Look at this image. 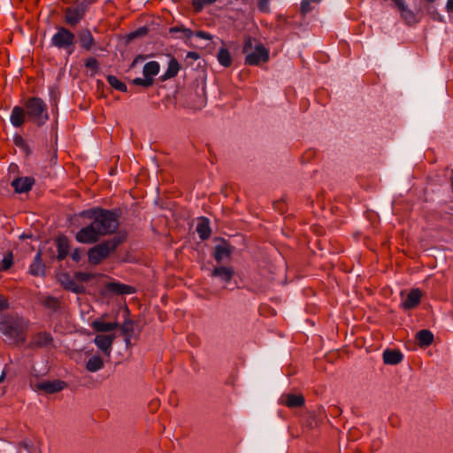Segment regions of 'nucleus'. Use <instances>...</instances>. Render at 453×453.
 <instances>
[{
  "label": "nucleus",
  "instance_id": "obj_42",
  "mask_svg": "<svg viewBox=\"0 0 453 453\" xmlns=\"http://www.w3.org/2000/svg\"><path fill=\"white\" fill-rule=\"evenodd\" d=\"M71 257L72 259L74 261V262H79L81 260V252L79 249H75L72 253H71Z\"/></svg>",
  "mask_w": 453,
  "mask_h": 453
},
{
  "label": "nucleus",
  "instance_id": "obj_21",
  "mask_svg": "<svg viewBox=\"0 0 453 453\" xmlns=\"http://www.w3.org/2000/svg\"><path fill=\"white\" fill-rule=\"evenodd\" d=\"M196 232L199 235V238L203 241L207 240L211 234V230L210 227L209 219L205 217H203L199 219L196 226Z\"/></svg>",
  "mask_w": 453,
  "mask_h": 453
},
{
  "label": "nucleus",
  "instance_id": "obj_26",
  "mask_svg": "<svg viewBox=\"0 0 453 453\" xmlns=\"http://www.w3.org/2000/svg\"><path fill=\"white\" fill-rule=\"evenodd\" d=\"M104 367L103 359L99 356H93L90 357L87 364L86 368L88 372H96Z\"/></svg>",
  "mask_w": 453,
  "mask_h": 453
},
{
  "label": "nucleus",
  "instance_id": "obj_3",
  "mask_svg": "<svg viewBox=\"0 0 453 453\" xmlns=\"http://www.w3.org/2000/svg\"><path fill=\"white\" fill-rule=\"evenodd\" d=\"M81 216L92 219V224L101 236L114 233L119 227L118 215L110 210L92 208L83 211Z\"/></svg>",
  "mask_w": 453,
  "mask_h": 453
},
{
  "label": "nucleus",
  "instance_id": "obj_24",
  "mask_svg": "<svg viewBox=\"0 0 453 453\" xmlns=\"http://www.w3.org/2000/svg\"><path fill=\"white\" fill-rule=\"evenodd\" d=\"M180 64L174 58H171L168 63V67L165 73L160 77L161 81H166L175 77L180 71Z\"/></svg>",
  "mask_w": 453,
  "mask_h": 453
},
{
  "label": "nucleus",
  "instance_id": "obj_34",
  "mask_svg": "<svg viewBox=\"0 0 453 453\" xmlns=\"http://www.w3.org/2000/svg\"><path fill=\"white\" fill-rule=\"evenodd\" d=\"M84 65L88 70H90L93 74L96 73L99 71V62L94 57H89L85 59Z\"/></svg>",
  "mask_w": 453,
  "mask_h": 453
},
{
  "label": "nucleus",
  "instance_id": "obj_23",
  "mask_svg": "<svg viewBox=\"0 0 453 453\" xmlns=\"http://www.w3.org/2000/svg\"><path fill=\"white\" fill-rule=\"evenodd\" d=\"M70 250V245L67 238L65 237H58L57 239V251H58V259L59 261L65 259Z\"/></svg>",
  "mask_w": 453,
  "mask_h": 453
},
{
  "label": "nucleus",
  "instance_id": "obj_11",
  "mask_svg": "<svg viewBox=\"0 0 453 453\" xmlns=\"http://www.w3.org/2000/svg\"><path fill=\"white\" fill-rule=\"evenodd\" d=\"M81 49L86 51H91L96 49V42L89 28L81 29L77 35Z\"/></svg>",
  "mask_w": 453,
  "mask_h": 453
},
{
  "label": "nucleus",
  "instance_id": "obj_43",
  "mask_svg": "<svg viewBox=\"0 0 453 453\" xmlns=\"http://www.w3.org/2000/svg\"><path fill=\"white\" fill-rule=\"evenodd\" d=\"M8 305L9 304L7 299L0 296V311L7 309Z\"/></svg>",
  "mask_w": 453,
  "mask_h": 453
},
{
  "label": "nucleus",
  "instance_id": "obj_41",
  "mask_svg": "<svg viewBox=\"0 0 453 453\" xmlns=\"http://www.w3.org/2000/svg\"><path fill=\"white\" fill-rule=\"evenodd\" d=\"M195 35L200 39H204V40H211L212 39V35L205 31H196L195 33Z\"/></svg>",
  "mask_w": 453,
  "mask_h": 453
},
{
  "label": "nucleus",
  "instance_id": "obj_37",
  "mask_svg": "<svg viewBox=\"0 0 453 453\" xmlns=\"http://www.w3.org/2000/svg\"><path fill=\"white\" fill-rule=\"evenodd\" d=\"M154 80L153 78L145 77L144 78H135L133 80V83L137 86H142L144 88H149L153 85Z\"/></svg>",
  "mask_w": 453,
  "mask_h": 453
},
{
  "label": "nucleus",
  "instance_id": "obj_14",
  "mask_svg": "<svg viewBox=\"0 0 453 453\" xmlns=\"http://www.w3.org/2000/svg\"><path fill=\"white\" fill-rule=\"evenodd\" d=\"M422 293L418 288L411 289L406 298L403 301L401 306L404 310H411L418 305Z\"/></svg>",
  "mask_w": 453,
  "mask_h": 453
},
{
  "label": "nucleus",
  "instance_id": "obj_27",
  "mask_svg": "<svg viewBox=\"0 0 453 453\" xmlns=\"http://www.w3.org/2000/svg\"><path fill=\"white\" fill-rule=\"evenodd\" d=\"M159 69L160 66L157 61H150L144 65L142 73L145 77L152 78L159 73Z\"/></svg>",
  "mask_w": 453,
  "mask_h": 453
},
{
  "label": "nucleus",
  "instance_id": "obj_5",
  "mask_svg": "<svg viewBox=\"0 0 453 453\" xmlns=\"http://www.w3.org/2000/svg\"><path fill=\"white\" fill-rule=\"evenodd\" d=\"M76 35L68 27L58 26L50 39V46L59 50H65L71 55L75 50Z\"/></svg>",
  "mask_w": 453,
  "mask_h": 453
},
{
  "label": "nucleus",
  "instance_id": "obj_46",
  "mask_svg": "<svg viewBox=\"0 0 453 453\" xmlns=\"http://www.w3.org/2000/svg\"><path fill=\"white\" fill-rule=\"evenodd\" d=\"M446 11L448 12H453V0H448L446 4Z\"/></svg>",
  "mask_w": 453,
  "mask_h": 453
},
{
  "label": "nucleus",
  "instance_id": "obj_1",
  "mask_svg": "<svg viewBox=\"0 0 453 453\" xmlns=\"http://www.w3.org/2000/svg\"><path fill=\"white\" fill-rule=\"evenodd\" d=\"M50 119L48 105L39 96H30L24 103V107L16 105L10 115V122L14 127H22L30 121L38 127L44 126Z\"/></svg>",
  "mask_w": 453,
  "mask_h": 453
},
{
  "label": "nucleus",
  "instance_id": "obj_4",
  "mask_svg": "<svg viewBox=\"0 0 453 453\" xmlns=\"http://www.w3.org/2000/svg\"><path fill=\"white\" fill-rule=\"evenodd\" d=\"M123 241V237L116 235L90 248L88 251V262L94 265H99L111 254L114 253Z\"/></svg>",
  "mask_w": 453,
  "mask_h": 453
},
{
  "label": "nucleus",
  "instance_id": "obj_30",
  "mask_svg": "<svg viewBox=\"0 0 453 453\" xmlns=\"http://www.w3.org/2000/svg\"><path fill=\"white\" fill-rule=\"evenodd\" d=\"M42 304L45 308L50 309L53 311H57L61 307V302L55 296H47L42 301Z\"/></svg>",
  "mask_w": 453,
  "mask_h": 453
},
{
  "label": "nucleus",
  "instance_id": "obj_15",
  "mask_svg": "<svg viewBox=\"0 0 453 453\" xmlns=\"http://www.w3.org/2000/svg\"><path fill=\"white\" fill-rule=\"evenodd\" d=\"M35 184L34 178L20 177L12 180V186L17 193H26L32 189Z\"/></svg>",
  "mask_w": 453,
  "mask_h": 453
},
{
  "label": "nucleus",
  "instance_id": "obj_44",
  "mask_svg": "<svg viewBox=\"0 0 453 453\" xmlns=\"http://www.w3.org/2000/svg\"><path fill=\"white\" fill-rule=\"evenodd\" d=\"M187 58L194 59V60H197L199 58V54L196 51H188L187 54Z\"/></svg>",
  "mask_w": 453,
  "mask_h": 453
},
{
  "label": "nucleus",
  "instance_id": "obj_16",
  "mask_svg": "<svg viewBox=\"0 0 453 453\" xmlns=\"http://www.w3.org/2000/svg\"><path fill=\"white\" fill-rule=\"evenodd\" d=\"M280 403L288 408H298L304 405L305 400L303 395L287 394L280 397Z\"/></svg>",
  "mask_w": 453,
  "mask_h": 453
},
{
  "label": "nucleus",
  "instance_id": "obj_10",
  "mask_svg": "<svg viewBox=\"0 0 453 453\" xmlns=\"http://www.w3.org/2000/svg\"><path fill=\"white\" fill-rule=\"evenodd\" d=\"M53 342V337L50 333L38 332L32 335L27 347L32 349L47 348Z\"/></svg>",
  "mask_w": 453,
  "mask_h": 453
},
{
  "label": "nucleus",
  "instance_id": "obj_13",
  "mask_svg": "<svg viewBox=\"0 0 453 453\" xmlns=\"http://www.w3.org/2000/svg\"><path fill=\"white\" fill-rule=\"evenodd\" d=\"M36 387L39 390L44 391L47 394H54L65 389L67 387V384L59 380L52 381L45 380L38 383Z\"/></svg>",
  "mask_w": 453,
  "mask_h": 453
},
{
  "label": "nucleus",
  "instance_id": "obj_20",
  "mask_svg": "<svg viewBox=\"0 0 453 453\" xmlns=\"http://www.w3.org/2000/svg\"><path fill=\"white\" fill-rule=\"evenodd\" d=\"M45 273V265L43 264L41 254L37 253L29 266V273L33 276H42Z\"/></svg>",
  "mask_w": 453,
  "mask_h": 453
},
{
  "label": "nucleus",
  "instance_id": "obj_22",
  "mask_svg": "<svg viewBox=\"0 0 453 453\" xmlns=\"http://www.w3.org/2000/svg\"><path fill=\"white\" fill-rule=\"evenodd\" d=\"M119 326L118 322H104L102 320H94L91 327L98 333H108L115 330Z\"/></svg>",
  "mask_w": 453,
  "mask_h": 453
},
{
  "label": "nucleus",
  "instance_id": "obj_17",
  "mask_svg": "<svg viewBox=\"0 0 453 453\" xmlns=\"http://www.w3.org/2000/svg\"><path fill=\"white\" fill-rule=\"evenodd\" d=\"M106 289L116 295H131L135 292L134 287L121 282H109L106 284Z\"/></svg>",
  "mask_w": 453,
  "mask_h": 453
},
{
  "label": "nucleus",
  "instance_id": "obj_9",
  "mask_svg": "<svg viewBox=\"0 0 453 453\" xmlns=\"http://www.w3.org/2000/svg\"><path fill=\"white\" fill-rule=\"evenodd\" d=\"M58 281L60 285L68 291L75 294H81L85 291L84 286L75 281L74 275L68 273H61L58 275Z\"/></svg>",
  "mask_w": 453,
  "mask_h": 453
},
{
  "label": "nucleus",
  "instance_id": "obj_39",
  "mask_svg": "<svg viewBox=\"0 0 453 453\" xmlns=\"http://www.w3.org/2000/svg\"><path fill=\"white\" fill-rule=\"evenodd\" d=\"M311 1L310 0H302L300 4V12L302 15H306L311 11Z\"/></svg>",
  "mask_w": 453,
  "mask_h": 453
},
{
  "label": "nucleus",
  "instance_id": "obj_18",
  "mask_svg": "<svg viewBox=\"0 0 453 453\" xmlns=\"http://www.w3.org/2000/svg\"><path fill=\"white\" fill-rule=\"evenodd\" d=\"M403 359V353L398 349H388L383 352V362L386 365H395L400 364Z\"/></svg>",
  "mask_w": 453,
  "mask_h": 453
},
{
  "label": "nucleus",
  "instance_id": "obj_40",
  "mask_svg": "<svg viewBox=\"0 0 453 453\" xmlns=\"http://www.w3.org/2000/svg\"><path fill=\"white\" fill-rule=\"evenodd\" d=\"M257 8L261 12H269V0H257Z\"/></svg>",
  "mask_w": 453,
  "mask_h": 453
},
{
  "label": "nucleus",
  "instance_id": "obj_38",
  "mask_svg": "<svg viewBox=\"0 0 453 453\" xmlns=\"http://www.w3.org/2000/svg\"><path fill=\"white\" fill-rule=\"evenodd\" d=\"M13 143L15 144V146L23 150H28V145L20 134H15L13 136Z\"/></svg>",
  "mask_w": 453,
  "mask_h": 453
},
{
  "label": "nucleus",
  "instance_id": "obj_2",
  "mask_svg": "<svg viewBox=\"0 0 453 453\" xmlns=\"http://www.w3.org/2000/svg\"><path fill=\"white\" fill-rule=\"evenodd\" d=\"M29 322L17 314H4L0 317V333L12 344L26 342Z\"/></svg>",
  "mask_w": 453,
  "mask_h": 453
},
{
  "label": "nucleus",
  "instance_id": "obj_33",
  "mask_svg": "<svg viewBox=\"0 0 453 453\" xmlns=\"http://www.w3.org/2000/svg\"><path fill=\"white\" fill-rule=\"evenodd\" d=\"M13 265V254L9 251L0 261V272L9 270Z\"/></svg>",
  "mask_w": 453,
  "mask_h": 453
},
{
  "label": "nucleus",
  "instance_id": "obj_48",
  "mask_svg": "<svg viewBox=\"0 0 453 453\" xmlns=\"http://www.w3.org/2000/svg\"><path fill=\"white\" fill-rule=\"evenodd\" d=\"M428 3H434L435 0H426Z\"/></svg>",
  "mask_w": 453,
  "mask_h": 453
},
{
  "label": "nucleus",
  "instance_id": "obj_28",
  "mask_svg": "<svg viewBox=\"0 0 453 453\" xmlns=\"http://www.w3.org/2000/svg\"><path fill=\"white\" fill-rule=\"evenodd\" d=\"M417 340L421 346H428L434 341V334L429 330L423 329L418 332Z\"/></svg>",
  "mask_w": 453,
  "mask_h": 453
},
{
  "label": "nucleus",
  "instance_id": "obj_19",
  "mask_svg": "<svg viewBox=\"0 0 453 453\" xmlns=\"http://www.w3.org/2000/svg\"><path fill=\"white\" fill-rule=\"evenodd\" d=\"M234 271L232 267L219 266L215 267L211 273V276L219 278L222 281L228 283L231 281Z\"/></svg>",
  "mask_w": 453,
  "mask_h": 453
},
{
  "label": "nucleus",
  "instance_id": "obj_25",
  "mask_svg": "<svg viewBox=\"0 0 453 453\" xmlns=\"http://www.w3.org/2000/svg\"><path fill=\"white\" fill-rule=\"evenodd\" d=\"M217 59L219 63L224 67H229L233 62L229 50L225 47L219 50Z\"/></svg>",
  "mask_w": 453,
  "mask_h": 453
},
{
  "label": "nucleus",
  "instance_id": "obj_12",
  "mask_svg": "<svg viewBox=\"0 0 453 453\" xmlns=\"http://www.w3.org/2000/svg\"><path fill=\"white\" fill-rule=\"evenodd\" d=\"M114 339V334H97L94 339V343L105 356L109 357L112 349Z\"/></svg>",
  "mask_w": 453,
  "mask_h": 453
},
{
  "label": "nucleus",
  "instance_id": "obj_31",
  "mask_svg": "<svg viewBox=\"0 0 453 453\" xmlns=\"http://www.w3.org/2000/svg\"><path fill=\"white\" fill-rule=\"evenodd\" d=\"M106 80L108 83L116 90L121 91V92H127V85L119 81L116 76L114 75H108L106 77Z\"/></svg>",
  "mask_w": 453,
  "mask_h": 453
},
{
  "label": "nucleus",
  "instance_id": "obj_29",
  "mask_svg": "<svg viewBox=\"0 0 453 453\" xmlns=\"http://www.w3.org/2000/svg\"><path fill=\"white\" fill-rule=\"evenodd\" d=\"M231 255L230 250L226 246L218 245L215 248L214 258L218 263L228 258Z\"/></svg>",
  "mask_w": 453,
  "mask_h": 453
},
{
  "label": "nucleus",
  "instance_id": "obj_32",
  "mask_svg": "<svg viewBox=\"0 0 453 453\" xmlns=\"http://www.w3.org/2000/svg\"><path fill=\"white\" fill-rule=\"evenodd\" d=\"M169 33L173 35L176 33H181L184 38L190 39L194 33L190 28L184 27L183 25L174 26L169 28Z\"/></svg>",
  "mask_w": 453,
  "mask_h": 453
},
{
  "label": "nucleus",
  "instance_id": "obj_45",
  "mask_svg": "<svg viewBox=\"0 0 453 453\" xmlns=\"http://www.w3.org/2000/svg\"><path fill=\"white\" fill-rule=\"evenodd\" d=\"M132 325L131 321H126L121 327L122 331L127 332L132 327Z\"/></svg>",
  "mask_w": 453,
  "mask_h": 453
},
{
  "label": "nucleus",
  "instance_id": "obj_6",
  "mask_svg": "<svg viewBox=\"0 0 453 453\" xmlns=\"http://www.w3.org/2000/svg\"><path fill=\"white\" fill-rule=\"evenodd\" d=\"M252 50V39L248 37L243 45L242 52L246 55L245 64L249 65H258L260 63H265L269 60V51L263 45V43H257Z\"/></svg>",
  "mask_w": 453,
  "mask_h": 453
},
{
  "label": "nucleus",
  "instance_id": "obj_36",
  "mask_svg": "<svg viewBox=\"0 0 453 453\" xmlns=\"http://www.w3.org/2000/svg\"><path fill=\"white\" fill-rule=\"evenodd\" d=\"M73 275L75 278V281L78 282L79 284L82 282H87L95 277L93 273L84 272H76L74 273Z\"/></svg>",
  "mask_w": 453,
  "mask_h": 453
},
{
  "label": "nucleus",
  "instance_id": "obj_8",
  "mask_svg": "<svg viewBox=\"0 0 453 453\" xmlns=\"http://www.w3.org/2000/svg\"><path fill=\"white\" fill-rule=\"evenodd\" d=\"M101 235L98 234L93 224H89L82 228H81L75 238L77 242L81 243L91 244L95 243L99 240Z\"/></svg>",
  "mask_w": 453,
  "mask_h": 453
},
{
  "label": "nucleus",
  "instance_id": "obj_47",
  "mask_svg": "<svg viewBox=\"0 0 453 453\" xmlns=\"http://www.w3.org/2000/svg\"><path fill=\"white\" fill-rule=\"evenodd\" d=\"M5 378V371L4 369L0 365V383L4 381Z\"/></svg>",
  "mask_w": 453,
  "mask_h": 453
},
{
  "label": "nucleus",
  "instance_id": "obj_7",
  "mask_svg": "<svg viewBox=\"0 0 453 453\" xmlns=\"http://www.w3.org/2000/svg\"><path fill=\"white\" fill-rule=\"evenodd\" d=\"M88 10V4L84 2H76L64 9V21L72 27H77L85 18Z\"/></svg>",
  "mask_w": 453,
  "mask_h": 453
},
{
  "label": "nucleus",
  "instance_id": "obj_35",
  "mask_svg": "<svg viewBox=\"0 0 453 453\" xmlns=\"http://www.w3.org/2000/svg\"><path fill=\"white\" fill-rule=\"evenodd\" d=\"M217 0H192V6L196 12H200L205 5L214 4Z\"/></svg>",
  "mask_w": 453,
  "mask_h": 453
}]
</instances>
